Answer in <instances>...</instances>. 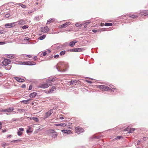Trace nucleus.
Masks as SVG:
<instances>
[{
    "label": "nucleus",
    "instance_id": "f257e3e1",
    "mask_svg": "<svg viewBox=\"0 0 148 148\" xmlns=\"http://www.w3.org/2000/svg\"><path fill=\"white\" fill-rule=\"evenodd\" d=\"M66 66V65L64 62H60L58 64L56 68L58 71L64 72L66 70L65 68Z\"/></svg>",
    "mask_w": 148,
    "mask_h": 148
},
{
    "label": "nucleus",
    "instance_id": "f03ea898",
    "mask_svg": "<svg viewBox=\"0 0 148 148\" xmlns=\"http://www.w3.org/2000/svg\"><path fill=\"white\" fill-rule=\"evenodd\" d=\"M21 64L27 65H34L36 64V63L33 61H27L26 62H21Z\"/></svg>",
    "mask_w": 148,
    "mask_h": 148
},
{
    "label": "nucleus",
    "instance_id": "7ed1b4c3",
    "mask_svg": "<svg viewBox=\"0 0 148 148\" xmlns=\"http://www.w3.org/2000/svg\"><path fill=\"white\" fill-rule=\"evenodd\" d=\"M75 131L76 133L79 134L83 132H84V130L81 127H77L75 128Z\"/></svg>",
    "mask_w": 148,
    "mask_h": 148
},
{
    "label": "nucleus",
    "instance_id": "20e7f679",
    "mask_svg": "<svg viewBox=\"0 0 148 148\" xmlns=\"http://www.w3.org/2000/svg\"><path fill=\"white\" fill-rule=\"evenodd\" d=\"M99 88L100 89H102L104 90L109 91L111 90V89L109 87L105 85H99Z\"/></svg>",
    "mask_w": 148,
    "mask_h": 148
},
{
    "label": "nucleus",
    "instance_id": "39448f33",
    "mask_svg": "<svg viewBox=\"0 0 148 148\" xmlns=\"http://www.w3.org/2000/svg\"><path fill=\"white\" fill-rule=\"evenodd\" d=\"M11 62L10 60L8 59H5L2 62L4 66H7Z\"/></svg>",
    "mask_w": 148,
    "mask_h": 148
},
{
    "label": "nucleus",
    "instance_id": "423d86ee",
    "mask_svg": "<svg viewBox=\"0 0 148 148\" xmlns=\"http://www.w3.org/2000/svg\"><path fill=\"white\" fill-rule=\"evenodd\" d=\"M55 81L54 78H49L47 80L46 83L47 84H49V86L52 84V82Z\"/></svg>",
    "mask_w": 148,
    "mask_h": 148
},
{
    "label": "nucleus",
    "instance_id": "0eeeda50",
    "mask_svg": "<svg viewBox=\"0 0 148 148\" xmlns=\"http://www.w3.org/2000/svg\"><path fill=\"white\" fill-rule=\"evenodd\" d=\"M14 110V108H9L6 109H5L4 110H2L1 111L2 112H12Z\"/></svg>",
    "mask_w": 148,
    "mask_h": 148
},
{
    "label": "nucleus",
    "instance_id": "6e6552de",
    "mask_svg": "<svg viewBox=\"0 0 148 148\" xmlns=\"http://www.w3.org/2000/svg\"><path fill=\"white\" fill-rule=\"evenodd\" d=\"M53 109H50L45 114V117L46 118H48L53 113Z\"/></svg>",
    "mask_w": 148,
    "mask_h": 148
},
{
    "label": "nucleus",
    "instance_id": "1a4fd4ad",
    "mask_svg": "<svg viewBox=\"0 0 148 148\" xmlns=\"http://www.w3.org/2000/svg\"><path fill=\"white\" fill-rule=\"evenodd\" d=\"M14 24V23H7L5 25V28H9L13 27V25Z\"/></svg>",
    "mask_w": 148,
    "mask_h": 148
},
{
    "label": "nucleus",
    "instance_id": "9d476101",
    "mask_svg": "<svg viewBox=\"0 0 148 148\" xmlns=\"http://www.w3.org/2000/svg\"><path fill=\"white\" fill-rule=\"evenodd\" d=\"M71 23L70 22H66L65 23L62 25L61 26L60 28H64L66 27L68 25H70Z\"/></svg>",
    "mask_w": 148,
    "mask_h": 148
},
{
    "label": "nucleus",
    "instance_id": "9b49d317",
    "mask_svg": "<svg viewBox=\"0 0 148 148\" xmlns=\"http://www.w3.org/2000/svg\"><path fill=\"white\" fill-rule=\"evenodd\" d=\"M141 15L147 16L148 15V10H143L140 12Z\"/></svg>",
    "mask_w": 148,
    "mask_h": 148
},
{
    "label": "nucleus",
    "instance_id": "f8f14e48",
    "mask_svg": "<svg viewBox=\"0 0 148 148\" xmlns=\"http://www.w3.org/2000/svg\"><path fill=\"white\" fill-rule=\"evenodd\" d=\"M14 78L18 82H21L24 81V80L23 79L21 78L18 77H14Z\"/></svg>",
    "mask_w": 148,
    "mask_h": 148
},
{
    "label": "nucleus",
    "instance_id": "ddd939ff",
    "mask_svg": "<svg viewBox=\"0 0 148 148\" xmlns=\"http://www.w3.org/2000/svg\"><path fill=\"white\" fill-rule=\"evenodd\" d=\"M49 86V84H47V83H46L41 84L40 87L41 88H48Z\"/></svg>",
    "mask_w": 148,
    "mask_h": 148
},
{
    "label": "nucleus",
    "instance_id": "4468645a",
    "mask_svg": "<svg viewBox=\"0 0 148 148\" xmlns=\"http://www.w3.org/2000/svg\"><path fill=\"white\" fill-rule=\"evenodd\" d=\"M77 42L76 40H73L71 42L69 43V46L71 47H73L74 46L75 43Z\"/></svg>",
    "mask_w": 148,
    "mask_h": 148
},
{
    "label": "nucleus",
    "instance_id": "2eb2a0df",
    "mask_svg": "<svg viewBox=\"0 0 148 148\" xmlns=\"http://www.w3.org/2000/svg\"><path fill=\"white\" fill-rule=\"evenodd\" d=\"M37 95V94L36 92H34L30 94L29 96V97L31 98H33L35 97Z\"/></svg>",
    "mask_w": 148,
    "mask_h": 148
},
{
    "label": "nucleus",
    "instance_id": "dca6fc26",
    "mask_svg": "<svg viewBox=\"0 0 148 148\" xmlns=\"http://www.w3.org/2000/svg\"><path fill=\"white\" fill-rule=\"evenodd\" d=\"M62 131L64 133L67 134H70L71 133V131L70 130H62Z\"/></svg>",
    "mask_w": 148,
    "mask_h": 148
},
{
    "label": "nucleus",
    "instance_id": "f3484780",
    "mask_svg": "<svg viewBox=\"0 0 148 148\" xmlns=\"http://www.w3.org/2000/svg\"><path fill=\"white\" fill-rule=\"evenodd\" d=\"M85 50V49L82 48H77L76 52H80L83 51Z\"/></svg>",
    "mask_w": 148,
    "mask_h": 148
},
{
    "label": "nucleus",
    "instance_id": "a211bd4d",
    "mask_svg": "<svg viewBox=\"0 0 148 148\" xmlns=\"http://www.w3.org/2000/svg\"><path fill=\"white\" fill-rule=\"evenodd\" d=\"M30 100V99H29L27 100L22 101L21 102L23 103H24L25 104H27L29 103V101Z\"/></svg>",
    "mask_w": 148,
    "mask_h": 148
},
{
    "label": "nucleus",
    "instance_id": "6ab92c4d",
    "mask_svg": "<svg viewBox=\"0 0 148 148\" xmlns=\"http://www.w3.org/2000/svg\"><path fill=\"white\" fill-rule=\"evenodd\" d=\"M30 119L31 120H33L34 121H36V122H38L39 121L37 117H31L30 118Z\"/></svg>",
    "mask_w": 148,
    "mask_h": 148
},
{
    "label": "nucleus",
    "instance_id": "aec40b11",
    "mask_svg": "<svg viewBox=\"0 0 148 148\" xmlns=\"http://www.w3.org/2000/svg\"><path fill=\"white\" fill-rule=\"evenodd\" d=\"M16 4L20 6L21 7L24 8H26V5H24L21 3H17Z\"/></svg>",
    "mask_w": 148,
    "mask_h": 148
},
{
    "label": "nucleus",
    "instance_id": "412c9836",
    "mask_svg": "<svg viewBox=\"0 0 148 148\" xmlns=\"http://www.w3.org/2000/svg\"><path fill=\"white\" fill-rule=\"evenodd\" d=\"M54 19L53 18H50L49 19L47 22V24H49L51 22H53L54 20Z\"/></svg>",
    "mask_w": 148,
    "mask_h": 148
},
{
    "label": "nucleus",
    "instance_id": "4be33fe9",
    "mask_svg": "<svg viewBox=\"0 0 148 148\" xmlns=\"http://www.w3.org/2000/svg\"><path fill=\"white\" fill-rule=\"evenodd\" d=\"M15 57L14 54H11L8 56V57L10 59H13Z\"/></svg>",
    "mask_w": 148,
    "mask_h": 148
},
{
    "label": "nucleus",
    "instance_id": "5701e85b",
    "mask_svg": "<svg viewBox=\"0 0 148 148\" xmlns=\"http://www.w3.org/2000/svg\"><path fill=\"white\" fill-rule=\"evenodd\" d=\"M51 136L55 138H56L57 136V133H53L51 134Z\"/></svg>",
    "mask_w": 148,
    "mask_h": 148
},
{
    "label": "nucleus",
    "instance_id": "b1692460",
    "mask_svg": "<svg viewBox=\"0 0 148 148\" xmlns=\"http://www.w3.org/2000/svg\"><path fill=\"white\" fill-rule=\"evenodd\" d=\"M77 80H75V81H71L70 82V85H73L74 84H75L77 83Z\"/></svg>",
    "mask_w": 148,
    "mask_h": 148
},
{
    "label": "nucleus",
    "instance_id": "393cba45",
    "mask_svg": "<svg viewBox=\"0 0 148 148\" xmlns=\"http://www.w3.org/2000/svg\"><path fill=\"white\" fill-rule=\"evenodd\" d=\"M46 37V35H43L40 36L38 38V39L41 40H42L44 39Z\"/></svg>",
    "mask_w": 148,
    "mask_h": 148
},
{
    "label": "nucleus",
    "instance_id": "a878e982",
    "mask_svg": "<svg viewBox=\"0 0 148 148\" xmlns=\"http://www.w3.org/2000/svg\"><path fill=\"white\" fill-rule=\"evenodd\" d=\"M12 66L11 65H9L7 66L4 67V69L6 70H10Z\"/></svg>",
    "mask_w": 148,
    "mask_h": 148
},
{
    "label": "nucleus",
    "instance_id": "bb28decb",
    "mask_svg": "<svg viewBox=\"0 0 148 148\" xmlns=\"http://www.w3.org/2000/svg\"><path fill=\"white\" fill-rule=\"evenodd\" d=\"M44 31L45 32H47L49 31V29L47 26L45 27L44 28Z\"/></svg>",
    "mask_w": 148,
    "mask_h": 148
},
{
    "label": "nucleus",
    "instance_id": "cd10ccee",
    "mask_svg": "<svg viewBox=\"0 0 148 148\" xmlns=\"http://www.w3.org/2000/svg\"><path fill=\"white\" fill-rule=\"evenodd\" d=\"M55 90H56V87L54 86H53L50 89V92H53Z\"/></svg>",
    "mask_w": 148,
    "mask_h": 148
},
{
    "label": "nucleus",
    "instance_id": "c85d7f7f",
    "mask_svg": "<svg viewBox=\"0 0 148 148\" xmlns=\"http://www.w3.org/2000/svg\"><path fill=\"white\" fill-rule=\"evenodd\" d=\"M112 24L111 23H106L105 24V26H112Z\"/></svg>",
    "mask_w": 148,
    "mask_h": 148
},
{
    "label": "nucleus",
    "instance_id": "c756f323",
    "mask_svg": "<svg viewBox=\"0 0 148 148\" xmlns=\"http://www.w3.org/2000/svg\"><path fill=\"white\" fill-rule=\"evenodd\" d=\"M66 53V51L64 50L60 52V56H63Z\"/></svg>",
    "mask_w": 148,
    "mask_h": 148
},
{
    "label": "nucleus",
    "instance_id": "7c9ffc66",
    "mask_svg": "<svg viewBox=\"0 0 148 148\" xmlns=\"http://www.w3.org/2000/svg\"><path fill=\"white\" fill-rule=\"evenodd\" d=\"M56 125L57 126H60L64 127V126H66V125L64 123H60V124H56Z\"/></svg>",
    "mask_w": 148,
    "mask_h": 148
},
{
    "label": "nucleus",
    "instance_id": "2f4dec72",
    "mask_svg": "<svg viewBox=\"0 0 148 148\" xmlns=\"http://www.w3.org/2000/svg\"><path fill=\"white\" fill-rule=\"evenodd\" d=\"M137 16L135 15H132L130 16V17L133 18H134L136 17H137Z\"/></svg>",
    "mask_w": 148,
    "mask_h": 148
},
{
    "label": "nucleus",
    "instance_id": "473e14b6",
    "mask_svg": "<svg viewBox=\"0 0 148 148\" xmlns=\"http://www.w3.org/2000/svg\"><path fill=\"white\" fill-rule=\"evenodd\" d=\"M18 111L19 112L21 113L22 112H25V110L24 109H18Z\"/></svg>",
    "mask_w": 148,
    "mask_h": 148
},
{
    "label": "nucleus",
    "instance_id": "72a5a7b5",
    "mask_svg": "<svg viewBox=\"0 0 148 148\" xmlns=\"http://www.w3.org/2000/svg\"><path fill=\"white\" fill-rule=\"evenodd\" d=\"M69 51L71 52H76V48H74L73 49H70Z\"/></svg>",
    "mask_w": 148,
    "mask_h": 148
},
{
    "label": "nucleus",
    "instance_id": "f704fd0d",
    "mask_svg": "<svg viewBox=\"0 0 148 148\" xmlns=\"http://www.w3.org/2000/svg\"><path fill=\"white\" fill-rule=\"evenodd\" d=\"M16 3H15L10 2V3H8V4H9V5H13V4H14V5H17Z\"/></svg>",
    "mask_w": 148,
    "mask_h": 148
},
{
    "label": "nucleus",
    "instance_id": "c9c22d12",
    "mask_svg": "<svg viewBox=\"0 0 148 148\" xmlns=\"http://www.w3.org/2000/svg\"><path fill=\"white\" fill-rule=\"evenodd\" d=\"M20 140H13L12 141H11V142L12 143H18V142L20 141Z\"/></svg>",
    "mask_w": 148,
    "mask_h": 148
},
{
    "label": "nucleus",
    "instance_id": "e433bc0d",
    "mask_svg": "<svg viewBox=\"0 0 148 148\" xmlns=\"http://www.w3.org/2000/svg\"><path fill=\"white\" fill-rule=\"evenodd\" d=\"M75 25L76 27H81L82 26L81 24L78 23H76Z\"/></svg>",
    "mask_w": 148,
    "mask_h": 148
},
{
    "label": "nucleus",
    "instance_id": "4c0bfd02",
    "mask_svg": "<svg viewBox=\"0 0 148 148\" xmlns=\"http://www.w3.org/2000/svg\"><path fill=\"white\" fill-rule=\"evenodd\" d=\"M23 134V132H20L19 131H18L17 132V134L19 136H21L22 135V134Z\"/></svg>",
    "mask_w": 148,
    "mask_h": 148
},
{
    "label": "nucleus",
    "instance_id": "58836bf2",
    "mask_svg": "<svg viewBox=\"0 0 148 148\" xmlns=\"http://www.w3.org/2000/svg\"><path fill=\"white\" fill-rule=\"evenodd\" d=\"M10 16V14L9 13H8L5 14V18H8Z\"/></svg>",
    "mask_w": 148,
    "mask_h": 148
},
{
    "label": "nucleus",
    "instance_id": "ea45409f",
    "mask_svg": "<svg viewBox=\"0 0 148 148\" xmlns=\"http://www.w3.org/2000/svg\"><path fill=\"white\" fill-rule=\"evenodd\" d=\"M28 26L27 25H25L23 26L22 27V28L23 29H25L26 28H28Z\"/></svg>",
    "mask_w": 148,
    "mask_h": 148
},
{
    "label": "nucleus",
    "instance_id": "a19ab883",
    "mask_svg": "<svg viewBox=\"0 0 148 148\" xmlns=\"http://www.w3.org/2000/svg\"><path fill=\"white\" fill-rule=\"evenodd\" d=\"M135 129L133 128L131 129L128 132L129 133L133 132L134 130Z\"/></svg>",
    "mask_w": 148,
    "mask_h": 148
},
{
    "label": "nucleus",
    "instance_id": "79ce46f5",
    "mask_svg": "<svg viewBox=\"0 0 148 148\" xmlns=\"http://www.w3.org/2000/svg\"><path fill=\"white\" fill-rule=\"evenodd\" d=\"M24 130V129L22 128H20L19 129L18 131H20V132H21L22 131H23Z\"/></svg>",
    "mask_w": 148,
    "mask_h": 148
},
{
    "label": "nucleus",
    "instance_id": "37998d69",
    "mask_svg": "<svg viewBox=\"0 0 148 148\" xmlns=\"http://www.w3.org/2000/svg\"><path fill=\"white\" fill-rule=\"evenodd\" d=\"M32 88V85H30L29 88V90H31Z\"/></svg>",
    "mask_w": 148,
    "mask_h": 148
},
{
    "label": "nucleus",
    "instance_id": "c03bdc74",
    "mask_svg": "<svg viewBox=\"0 0 148 148\" xmlns=\"http://www.w3.org/2000/svg\"><path fill=\"white\" fill-rule=\"evenodd\" d=\"M54 56V58H58V57H59V56L58 54H57V55H55V56Z\"/></svg>",
    "mask_w": 148,
    "mask_h": 148
},
{
    "label": "nucleus",
    "instance_id": "a18cd8bd",
    "mask_svg": "<svg viewBox=\"0 0 148 148\" xmlns=\"http://www.w3.org/2000/svg\"><path fill=\"white\" fill-rule=\"evenodd\" d=\"M42 55L44 56H45L47 54L46 52V51H44L42 53Z\"/></svg>",
    "mask_w": 148,
    "mask_h": 148
},
{
    "label": "nucleus",
    "instance_id": "49530a36",
    "mask_svg": "<svg viewBox=\"0 0 148 148\" xmlns=\"http://www.w3.org/2000/svg\"><path fill=\"white\" fill-rule=\"evenodd\" d=\"M110 87L111 88L114 89H115L114 86H113L112 85H111L110 86Z\"/></svg>",
    "mask_w": 148,
    "mask_h": 148
},
{
    "label": "nucleus",
    "instance_id": "de8ad7c7",
    "mask_svg": "<svg viewBox=\"0 0 148 148\" xmlns=\"http://www.w3.org/2000/svg\"><path fill=\"white\" fill-rule=\"evenodd\" d=\"M101 137V136H95V137L94 138H95L98 139V138H100Z\"/></svg>",
    "mask_w": 148,
    "mask_h": 148
},
{
    "label": "nucleus",
    "instance_id": "09e8293b",
    "mask_svg": "<svg viewBox=\"0 0 148 148\" xmlns=\"http://www.w3.org/2000/svg\"><path fill=\"white\" fill-rule=\"evenodd\" d=\"M5 44V42H0V45H3Z\"/></svg>",
    "mask_w": 148,
    "mask_h": 148
},
{
    "label": "nucleus",
    "instance_id": "8fccbe9b",
    "mask_svg": "<svg viewBox=\"0 0 148 148\" xmlns=\"http://www.w3.org/2000/svg\"><path fill=\"white\" fill-rule=\"evenodd\" d=\"M21 87L22 88H25L26 87V85L25 84H23L21 86Z\"/></svg>",
    "mask_w": 148,
    "mask_h": 148
},
{
    "label": "nucleus",
    "instance_id": "3c124183",
    "mask_svg": "<svg viewBox=\"0 0 148 148\" xmlns=\"http://www.w3.org/2000/svg\"><path fill=\"white\" fill-rule=\"evenodd\" d=\"M27 57L28 58H31L32 57V56L30 55H27Z\"/></svg>",
    "mask_w": 148,
    "mask_h": 148
},
{
    "label": "nucleus",
    "instance_id": "603ef678",
    "mask_svg": "<svg viewBox=\"0 0 148 148\" xmlns=\"http://www.w3.org/2000/svg\"><path fill=\"white\" fill-rule=\"evenodd\" d=\"M90 21H88V22H86L85 23V24L86 25H87L88 24H89V23H90Z\"/></svg>",
    "mask_w": 148,
    "mask_h": 148
},
{
    "label": "nucleus",
    "instance_id": "864d4df0",
    "mask_svg": "<svg viewBox=\"0 0 148 148\" xmlns=\"http://www.w3.org/2000/svg\"><path fill=\"white\" fill-rule=\"evenodd\" d=\"M86 81L87 82H88V83H89L90 84H91L92 83V82L90 81H88V80H86Z\"/></svg>",
    "mask_w": 148,
    "mask_h": 148
},
{
    "label": "nucleus",
    "instance_id": "5fc2aeb1",
    "mask_svg": "<svg viewBox=\"0 0 148 148\" xmlns=\"http://www.w3.org/2000/svg\"><path fill=\"white\" fill-rule=\"evenodd\" d=\"M2 125V123H1V122H0V130L2 128V127L1 126Z\"/></svg>",
    "mask_w": 148,
    "mask_h": 148
},
{
    "label": "nucleus",
    "instance_id": "6e6d98bb",
    "mask_svg": "<svg viewBox=\"0 0 148 148\" xmlns=\"http://www.w3.org/2000/svg\"><path fill=\"white\" fill-rule=\"evenodd\" d=\"M37 57L36 56H34V60H37Z\"/></svg>",
    "mask_w": 148,
    "mask_h": 148
},
{
    "label": "nucleus",
    "instance_id": "4d7b16f0",
    "mask_svg": "<svg viewBox=\"0 0 148 148\" xmlns=\"http://www.w3.org/2000/svg\"><path fill=\"white\" fill-rule=\"evenodd\" d=\"M97 30H95V29H93L92 30V32H97Z\"/></svg>",
    "mask_w": 148,
    "mask_h": 148
},
{
    "label": "nucleus",
    "instance_id": "13d9d810",
    "mask_svg": "<svg viewBox=\"0 0 148 148\" xmlns=\"http://www.w3.org/2000/svg\"><path fill=\"white\" fill-rule=\"evenodd\" d=\"M140 141L139 140H138V142H137V145H138L140 144Z\"/></svg>",
    "mask_w": 148,
    "mask_h": 148
},
{
    "label": "nucleus",
    "instance_id": "bf43d9fd",
    "mask_svg": "<svg viewBox=\"0 0 148 148\" xmlns=\"http://www.w3.org/2000/svg\"><path fill=\"white\" fill-rule=\"evenodd\" d=\"M12 136L11 135H8V136H7V137H10L11 138Z\"/></svg>",
    "mask_w": 148,
    "mask_h": 148
},
{
    "label": "nucleus",
    "instance_id": "052dcab7",
    "mask_svg": "<svg viewBox=\"0 0 148 148\" xmlns=\"http://www.w3.org/2000/svg\"><path fill=\"white\" fill-rule=\"evenodd\" d=\"M60 119H64V117H60Z\"/></svg>",
    "mask_w": 148,
    "mask_h": 148
},
{
    "label": "nucleus",
    "instance_id": "680f3d73",
    "mask_svg": "<svg viewBox=\"0 0 148 148\" xmlns=\"http://www.w3.org/2000/svg\"><path fill=\"white\" fill-rule=\"evenodd\" d=\"M30 132L29 130H27V133H29Z\"/></svg>",
    "mask_w": 148,
    "mask_h": 148
},
{
    "label": "nucleus",
    "instance_id": "e2e57ef3",
    "mask_svg": "<svg viewBox=\"0 0 148 148\" xmlns=\"http://www.w3.org/2000/svg\"><path fill=\"white\" fill-rule=\"evenodd\" d=\"M3 74L2 73L0 72V77H1L3 76Z\"/></svg>",
    "mask_w": 148,
    "mask_h": 148
},
{
    "label": "nucleus",
    "instance_id": "0e129e2a",
    "mask_svg": "<svg viewBox=\"0 0 148 148\" xmlns=\"http://www.w3.org/2000/svg\"><path fill=\"white\" fill-rule=\"evenodd\" d=\"M121 138H122V137L121 136H118L117 137V138H119L120 139H121Z\"/></svg>",
    "mask_w": 148,
    "mask_h": 148
},
{
    "label": "nucleus",
    "instance_id": "69168bd1",
    "mask_svg": "<svg viewBox=\"0 0 148 148\" xmlns=\"http://www.w3.org/2000/svg\"><path fill=\"white\" fill-rule=\"evenodd\" d=\"M110 91V92H114V90H113L111 89V90H110V91Z\"/></svg>",
    "mask_w": 148,
    "mask_h": 148
},
{
    "label": "nucleus",
    "instance_id": "338daca9",
    "mask_svg": "<svg viewBox=\"0 0 148 148\" xmlns=\"http://www.w3.org/2000/svg\"><path fill=\"white\" fill-rule=\"evenodd\" d=\"M6 130H3L2 131V132H6Z\"/></svg>",
    "mask_w": 148,
    "mask_h": 148
},
{
    "label": "nucleus",
    "instance_id": "774afa93",
    "mask_svg": "<svg viewBox=\"0 0 148 148\" xmlns=\"http://www.w3.org/2000/svg\"><path fill=\"white\" fill-rule=\"evenodd\" d=\"M12 120L13 121H16V119H12Z\"/></svg>",
    "mask_w": 148,
    "mask_h": 148
}]
</instances>
